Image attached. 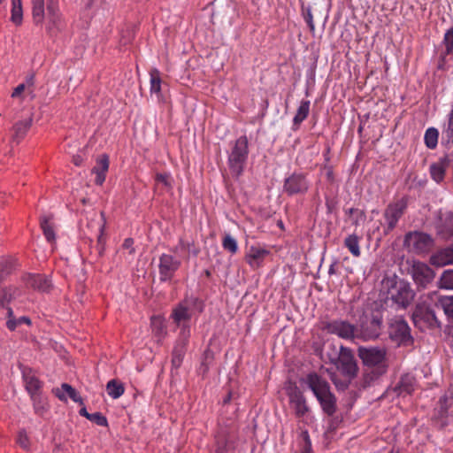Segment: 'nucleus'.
Returning <instances> with one entry per match:
<instances>
[{
  "label": "nucleus",
  "instance_id": "f257e3e1",
  "mask_svg": "<svg viewBox=\"0 0 453 453\" xmlns=\"http://www.w3.org/2000/svg\"><path fill=\"white\" fill-rule=\"evenodd\" d=\"M382 311L377 305L367 303L357 320L359 339L369 341L376 339L382 328Z\"/></svg>",
  "mask_w": 453,
  "mask_h": 453
},
{
  "label": "nucleus",
  "instance_id": "f03ea898",
  "mask_svg": "<svg viewBox=\"0 0 453 453\" xmlns=\"http://www.w3.org/2000/svg\"><path fill=\"white\" fill-rule=\"evenodd\" d=\"M358 357L367 366L364 375L365 385H370L387 372L386 351L380 348L360 347Z\"/></svg>",
  "mask_w": 453,
  "mask_h": 453
},
{
  "label": "nucleus",
  "instance_id": "7ed1b4c3",
  "mask_svg": "<svg viewBox=\"0 0 453 453\" xmlns=\"http://www.w3.org/2000/svg\"><path fill=\"white\" fill-rule=\"evenodd\" d=\"M328 349L333 350V355H330V362L336 366L337 370L347 377L349 380L355 378L357 374L358 367L351 349L341 346L338 350L334 344L329 345Z\"/></svg>",
  "mask_w": 453,
  "mask_h": 453
},
{
  "label": "nucleus",
  "instance_id": "20e7f679",
  "mask_svg": "<svg viewBox=\"0 0 453 453\" xmlns=\"http://www.w3.org/2000/svg\"><path fill=\"white\" fill-rule=\"evenodd\" d=\"M203 309L204 304L200 298L195 296H186L173 308L171 318L181 328L183 325L189 326L188 322L193 314L195 312L202 313Z\"/></svg>",
  "mask_w": 453,
  "mask_h": 453
},
{
  "label": "nucleus",
  "instance_id": "39448f33",
  "mask_svg": "<svg viewBox=\"0 0 453 453\" xmlns=\"http://www.w3.org/2000/svg\"><path fill=\"white\" fill-rule=\"evenodd\" d=\"M249 156V142L246 135L236 139L227 157V165L232 175L238 179L242 175Z\"/></svg>",
  "mask_w": 453,
  "mask_h": 453
},
{
  "label": "nucleus",
  "instance_id": "423d86ee",
  "mask_svg": "<svg viewBox=\"0 0 453 453\" xmlns=\"http://www.w3.org/2000/svg\"><path fill=\"white\" fill-rule=\"evenodd\" d=\"M313 395L316 396L323 412L333 416L337 410V399L331 391V387L313 372Z\"/></svg>",
  "mask_w": 453,
  "mask_h": 453
},
{
  "label": "nucleus",
  "instance_id": "0eeeda50",
  "mask_svg": "<svg viewBox=\"0 0 453 453\" xmlns=\"http://www.w3.org/2000/svg\"><path fill=\"white\" fill-rule=\"evenodd\" d=\"M434 239L428 234L420 231L409 232L404 237V246L416 254L428 253L434 247Z\"/></svg>",
  "mask_w": 453,
  "mask_h": 453
},
{
  "label": "nucleus",
  "instance_id": "6e6552de",
  "mask_svg": "<svg viewBox=\"0 0 453 453\" xmlns=\"http://www.w3.org/2000/svg\"><path fill=\"white\" fill-rule=\"evenodd\" d=\"M412 320L415 326L422 331L441 326L434 311L426 303L416 305L412 314Z\"/></svg>",
  "mask_w": 453,
  "mask_h": 453
},
{
  "label": "nucleus",
  "instance_id": "1a4fd4ad",
  "mask_svg": "<svg viewBox=\"0 0 453 453\" xmlns=\"http://www.w3.org/2000/svg\"><path fill=\"white\" fill-rule=\"evenodd\" d=\"M407 205L405 198H401L388 204L383 212L385 234H388L396 227L399 219L405 213Z\"/></svg>",
  "mask_w": 453,
  "mask_h": 453
},
{
  "label": "nucleus",
  "instance_id": "9d476101",
  "mask_svg": "<svg viewBox=\"0 0 453 453\" xmlns=\"http://www.w3.org/2000/svg\"><path fill=\"white\" fill-rule=\"evenodd\" d=\"M190 337V327L189 326L183 325L181 330L180 332V335L175 342L172 351V359H171V372L173 370L177 371L182 365L187 347L188 344V340Z\"/></svg>",
  "mask_w": 453,
  "mask_h": 453
},
{
  "label": "nucleus",
  "instance_id": "9b49d317",
  "mask_svg": "<svg viewBox=\"0 0 453 453\" xmlns=\"http://www.w3.org/2000/svg\"><path fill=\"white\" fill-rule=\"evenodd\" d=\"M157 266L159 281L169 282L181 266V261L172 254L162 253L158 257Z\"/></svg>",
  "mask_w": 453,
  "mask_h": 453
},
{
  "label": "nucleus",
  "instance_id": "f8f14e48",
  "mask_svg": "<svg viewBox=\"0 0 453 453\" xmlns=\"http://www.w3.org/2000/svg\"><path fill=\"white\" fill-rule=\"evenodd\" d=\"M327 332L347 340L355 341L359 339L357 325L350 323L346 319H334L326 325Z\"/></svg>",
  "mask_w": 453,
  "mask_h": 453
},
{
  "label": "nucleus",
  "instance_id": "ddd939ff",
  "mask_svg": "<svg viewBox=\"0 0 453 453\" xmlns=\"http://www.w3.org/2000/svg\"><path fill=\"white\" fill-rule=\"evenodd\" d=\"M411 274L418 288H427L435 276L434 270L429 265L419 261L413 262L411 268Z\"/></svg>",
  "mask_w": 453,
  "mask_h": 453
},
{
  "label": "nucleus",
  "instance_id": "4468645a",
  "mask_svg": "<svg viewBox=\"0 0 453 453\" xmlns=\"http://www.w3.org/2000/svg\"><path fill=\"white\" fill-rule=\"evenodd\" d=\"M290 408L298 418H303L309 411V406L303 392L291 384L287 388Z\"/></svg>",
  "mask_w": 453,
  "mask_h": 453
},
{
  "label": "nucleus",
  "instance_id": "2eb2a0df",
  "mask_svg": "<svg viewBox=\"0 0 453 453\" xmlns=\"http://www.w3.org/2000/svg\"><path fill=\"white\" fill-rule=\"evenodd\" d=\"M389 335L391 339L398 343L406 342L411 339V330L407 322L401 318H395L389 326Z\"/></svg>",
  "mask_w": 453,
  "mask_h": 453
},
{
  "label": "nucleus",
  "instance_id": "dca6fc26",
  "mask_svg": "<svg viewBox=\"0 0 453 453\" xmlns=\"http://www.w3.org/2000/svg\"><path fill=\"white\" fill-rule=\"evenodd\" d=\"M283 188L287 194L292 196L307 191L309 182L303 174L294 173L285 180Z\"/></svg>",
  "mask_w": 453,
  "mask_h": 453
},
{
  "label": "nucleus",
  "instance_id": "f3484780",
  "mask_svg": "<svg viewBox=\"0 0 453 453\" xmlns=\"http://www.w3.org/2000/svg\"><path fill=\"white\" fill-rule=\"evenodd\" d=\"M437 235L442 240H453V212L447 211L441 215L436 224Z\"/></svg>",
  "mask_w": 453,
  "mask_h": 453
},
{
  "label": "nucleus",
  "instance_id": "a211bd4d",
  "mask_svg": "<svg viewBox=\"0 0 453 453\" xmlns=\"http://www.w3.org/2000/svg\"><path fill=\"white\" fill-rule=\"evenodd\" d=\"M453 162L449 155H444L437 162L433 163L429 167L430 176L436 183L443 181L447 169Z\"/></svg>",
  "mask_w": 453,
  "mask_h": 453
},
{
  "label": "nucleus",
  "instance_id": "6ab92c4d",
  "mask_svg": "<svg viewBox=\"0 0 453 453\" xmlns=\"http://www.w3.org/2000/svg\"><path fill=\"white\" fill-rule=\"evenodd\" d=\"M392 300L403 308H406L414 297V293L409 285L399 284L391 293Z\"/></svg>",
  "mask_w": 453,
  "mask_h": 453
},
{
  "label": "nucleus",
  "instance_id": "aec40b11",
  "mask_svg": "<svg viewBox=\"0 0 453 453\" xmlns=\"http://www.w3.org/2000/svg\"><path fill=\"white\" fill-rule=\"evenodd\" d=\"M296 453H311V442L310 440L309 430L305 427L304 424H302L300 420L298 427L296 429Z\"/></svg>",
  "mask_w": 453,
  "mask_h": 453
},
{
  "label": "nucleus",
  "instance_id": "412c9836",
  "mask_svg": "<svg viewBox=\"0 0 453 453\" xmlns=\"http://www.w3.org/2000/svg\"><path fill=\"white\" fill-rule=\"evenodd\" d=\"M22 378L25 388L29 395L42 393L43 383L34 374L31 369L24 368L22 370Z\"/></svg>",
  "mask_w": 453,
  "mask_h": 453
},
{
  "label": "nucleus",
  "instance_id": "4be33fe9",
  "mask_svg": "<svg viewBox=\"0 0 453 453\" xmlns=\"http://www.w3.org/2000/svg\"><path fill=\"white\" fill-rule=\"evenodd\" d=\"M24 280L27 286L42 292H48L51 288V281L46 275L29 273Z\"/></svg>",
  "mask_w": 453,
  "mask_h": 453
},
{
  "label": "nucleus",
  "instance_id": "5701e85b",
  "mask_svg": "<svg viewBox=\"0 0 453 453\" xmlns=\"http://www.w3.org/2000/svg\"><path fill=\"white\" fill-rule=\"evenodd\" d=\"M441 144L453 150V109L448 113L441 127Z\"/></svg>",
  "mask_w": 453,
  "mask_h": 453
},
{
  "label": "nucleus",
  "instance_id": "b1692460",
  "mask_svg": "<svg viewBox=\"0 0 453 453\" xmlns=\"http://www.w3.org/2000/svg\"><path fill=\"white\" fill-rule=\"evenodd\" d=\"M430 263L439 267L453 264V248L448 247L438 250L431 256Z\"/></svg>",
  "mask_w": 453,
  "mask_h": 453
},
{
  "label": "nucleus",
  "instance_id": "393cba45",
  "mask_svg": "<svg viewBox=\"0 0 453 453\" xmlns=\"http://www.w3.org/2000/svg\"><path fill=\"white\" fill-rule=\"evenodd\" d=\"M268 254L269 250L264 248L251 246L246 255V260L253 267L259 266Z\"/></svg>",
  "mask_w": 453,
  "mask_h": 453
},
{
  "label": "nucleus",
  "instance_id": "a878e982",
  "mask_svg": "<svg viewBox=\"0 0 453 453\" xmlns=\"http://www.w3.org/2000/svg\"><path fill=\"white\" fill-rule=\"evenodd\" d=\"M29 396L35 413L40 417H42L44 413H46L49 410L47 398L42 395V393L34 394Z\"/></svg>",
  "mask_w": 453,
  "mask_h": 453
},
{
  "label": "nucleus",
  "instance_id": "bb28decb",
  "mask_svg": "<svg viewBox=\"0 0 453 453\" xmlns=\"http://www.w3.org/2000/svg\"><path fill=\"white\" fill-rule=\"evenodd\" d=\"M415 389V379L413 376L405 374L401 377L397 385L399 395H411Z\"/></svg>",
  "mask_w": 453,
  "mask_h": 453
},
{
  "label": "nucleus",
  "instance_id": "cd10ccee",
  "mask_svg": "<svg viewBox=\"0 0 453 453\" xmlns=\"http://www.w3.org/2000/svg\"><path fill=\"white\" fill-rule=\"evenodd\" d=\"M31 125L32 118H27L17 122L13 127V140L16 142H19V141L26 135Z\"/></svg>",
  "mask_w": 453,
  "mask_h": 453
},
{
  "label": "nucleus",
  "instance_id": "c85d7f7f",
  "mask_svg": "<svg viewBox=\"0 0 453 453\" xmlns=\"http://www.w3.org/2000/svg\"><path fill=\"white\" fill-rule=\"evenodd\" d=\"M52 217L50 215H43L40 218V226L43 232V234L46 240L49 242H52L56 239V234L52 226L50 225V220Z\"/></svg>",
  "mask_w": 453,
  "mask_h": 453
},
{
  "label": "nucleus",
  "instance_id": "c756f323",
  "mask_svg": "<svg viewBox=\"0 0 453 453\" xmlns=\"http://www.w3.org/2000/svg\"><path fill=\"white\" fill-rule=\"evenodd\" d=\"M360 237L357 234H349L344 240V246L349 250L352 256L358 257L361 255L360 250Z\"/></svg>",
  "mask_w": 453,
  "mask_h": 453
},
{
  "label": "nucleus",
  "instance_id": "7c9ffc66",
  "mask_svg": "<svg viewBox=\"0 0 453 453\" xmlns=\"http://www.w3.org/2000/svg\"><path fill=\"white\" fill-rule=\"evenodd\" d=\"M107 394L112 399L119 398L125 392L124 385L117 380H111L106 385Z\"/></svg>",
  "mask_w": 453,
  "mask_h": 453
},
{
  "label": "nucleus",
  "instance_id": "2f4dec72",
  "mask_svg": "<svg viewBox=\"0 0 453 453\" xmlns=\"http://www.w3.org/2000/svg\"><path fill=\"white\" fill-rule=\"evenodd\" d=\"M439 131L435 127H428L424 135V142L430 150H434L438 144Z\"/></svg>",
  "mask_w": 453,
  "mask_h": 453
},
{
  "label": "nucleus",
  "instance_id": "473e14b6",
  "mask_svg": "<svg viewBox=\"0 0 453 453\" xmlns=\"http://www.w3.org/2000/svg\"><path fill=\"white\" fill-rule=\"evenodd\" d=\"M435 305L441 308L444 313L453 319V296H440Z\"/></svg>",
  "mask_w": 453,
  "mask_h": 453
},
{
  "label": "nucleus",
  "instance_id": "72a5a7b5",
  "mask_svg": "<svg viewBox=\"0 0 453 453\" xmlns=\"http://www.w3.org/2000/svg\"><path fill=\"white\" fill-rule=\"evenodd\" d=\"M22 18L23 11L21 0H12L11 20L16 25H20L22 22Z\"/></svg>",
  "mask_w": 453,
  "mask_h": 453
},
{
  "label": "nucleus",
  "instance_id": "f704fd0d",
  "mask_svg": "<svg viewBox=\"0 0 453 453\" xmlns=\"http://www.w3.org/2000/svg\"><path fill=\"white\" fill-rule=\"evenodd\" d=\"M47 12L50 22L58 27L60 22V14L58 12V4L54 0H49Z\"/></svg>",
  "mask_w": 453,
  "mask_h": 453
},
{
  "label": "nucleus",
  "instance_id": "c9c22d12",
  "mask_svg": "<svg viewBox=\"0 0 453 453\" xmlns=\"http://www.w3.org/2000/svg\"><path fill=\"white\" fill-rule=\"evenodd\" d=\"M310 101H303L297 109V112L294 117V125H299L309 114Z\"/></svg>",
  "mask_w": 453,
  "mask_h": 453
},
{
  "label": "nucleus",
  "instance_id": "e433bc0d",
  "mask_svg": "<svg viewBox=\"0 0 453 453\" xmlns=\"http://www.w3.org/2000/svg\"><path fill=\"white\" fill-rule=\"evenodd\" d=\"M150 92L159 94L161 91L160 73L157 69H153L150 73Z\"/></svg>",
  "mask_w": 453,
  "mask_h": 453
},
{
  "label": "nucleus",
  "instance_id": "4c0bfd02",
  "mask_svg": "<svg viewBox=\"0 0 453 453\" xmlns=\"http://www.w3.org/2000/svg\"><path fill=\"white\" fill-rule=\"evenodd\" d=\"M222 247L225 250L231 254H235L238 250V244L236 240L229 234H226L222 240Z\"/></svg>",
  "mask_w": 453,
  "mask_h": 453
},
{
  "label": "nucleus",
  "instance_id": "58836bf2",
  "mask_svg": "<svg viewBox=\"0 0 453 453\" xmlns=\"http://www.w3.org/2000/svg\"><path fill=\"white\" fill-rule=\"evenodd\" d=\"M109 157L107 154H102L97 159L96 164L92 169V173H107L109 169Z\"/></svg>",
  "mask_w": 453,
  "mask_h": 453
},
{
  "label": "nucleus",
  "instance_id": "ea45409f",
  "mask_svg": "<svg viewBox=\"0 0 453 453\" xmlns=\"http://www.w3.org/2000/svg\"><path fill=\"white\" fill-rule=\"evenodd\" d=\"M13 270V262L10 259H0V282L9 276Z\"/></svg>",
  "mask_w": 453,
  "mask_h": 453
},
{
  "label": "nucleus",
  "instance_id": "a19ab883",
  "mask_svg": "<svg viewBox=\"0 0 453 453\" xmlns=\"http://www.w3.org/2000/svg\"><path fill=\"white\" fill-rule=\"evenodd\" d=\"M440 286L445 289H453V269L445 270L440 278Z\"/></svg>",
  "mask_w": 453,
  "mask_h": 453
},
{
  "label": "nucleus",
  "instance_id": "79ce46f5",
  "mask_svg": "<svg viewBox=\"0 0 453 453\" xmlns=\"http://www.w3.org/2000/svg\"><path fill=\"white\" fill-rule=\"evenodd\" d=\"M442 43L445 46V50L442 53L453 55V27L446 31Z\"/></svg>",
  "mask_w": 453,
  "mask_h": 453
},
{
  "label": "nucleus",
  "instance_id": "37998d69",
  "mask_svg": "<svg viewBox=\"0 0 453 453\" xmlns=\"http://www.w3.org/2000/svg\"><path fill=\"white\" fill-rule=\"evenodd\" d=\"M229 450V441L225 435H218L215 442L214 453H227Z\"/></svg>",
  "mask_w": 453,
  "mask_h": 453
},
{
  "label": "nucleus",
  "instance_id": "c03bdc74",
  "mask_svg": "<svg viewBox=\"0 0 453 453\" xmlns=\"http://www.w3.org/2000/svg\"><path fill=\"white\" fill-rule=\"evenodd\" d=\"M22 324H26L27 326H31L32 321L29 317L22 316V317H19V319H13V320H7L6 327L10 331H15L16 328Z\"/></svg>",
  "mask_w": 453,
  "mask_h": 453
},
{
  "label": "nucleus",
  "instance_id": "a18cd8bd",
  "mask_svg": "<svg viewBox=\"0 0 453 453\" xmlns=\"http://www.w3.org/2000/svg\"><path fill=\"white\" fill-rule=\"evenodd\" d=\"M61 388L68 395V396L75 403L83 404V400L80 394L71 385L63 383Z\"/></svg>",
  "mask_w": 453,
  "mask_h": 453
},
{
  "label": "nucleus",
  "instance_id": "49530a36",
  "mask_svg": "<svg viewBox=\"0 0 453 453\" xmlns=\"http://www.w3.org/2000/svg\"><path fill=\"white\" fill-rule=\"evenodd\" d=\"M348 213L351 217L353 224L356 226H358L365 219V212L359 209L350 208L349 209Z\"/></svg>",
  "mask_w": 453,
  "mask_h": 453
},
{
  "label": "nucleus",
  "instance_id": "de8ad7c7",
  "mask_svg": "<svg viewBox=\"0 0 453 453\" xmlns=\"http://www.w3.org/2000/svg\"><path fill=\"white\" fill-rule=\"evenodd\" d=\"M16 441L23 449H29L30 441L25 429H21L19 431Z\"/></svg>",
  "mask_w": 453,
  "mask_h": 453
},
{
  "label": "nucleus",
  "instance_id": "09e8293b",
  "mask_svg": "<svg viewBox=\"0 0 453 453\" xmlns=\"http://www.w3.org/2000/svg\"><path fill=\"white\" fill-rule=\"evenodd\" d=\"M155 180L157 183L164 185L167 188H172L173 187V179L169 173H157Z\"/></svg>",
  "mask_w": 453,
  "mask_h": 453
},
{
  "label": "nucleus",
  "instance_id": "8fccbe9b",
  "mask_svg": "<svg viewBox=\"0 0 453 453\" xmlns=\"http://www.w3.org/2000/svg\"><path fill=\"white\" fill-rule=\"evenodd\" d=\"M88 420L100 426H108V420L106 417L98 411L91 413V415L88 417Z\"/></svg>",
  "mask_w": 453,
  "mask_h": 453
},
{
  "label": "nucleus",
  "instance_id": "3c124183",
  "mask_svg": "<svg viewBox=\"0 0 453 453\" xmlns=\"http://www.w3.org/2000/svg\"><path fill=\"white\" fill-rule=\"evenodd\" d=\"M32 13L35 23H42L44 18V5H33Z\"/></svg>",
  "mask_w": 453,
  "mask_h": 453
},
{
  "label": "nucleus",
  "instance_id": "603ef678",
  "mask_svg": "<svg viewBox=\"0 0 453 453\" xmlns=\"http://www.w3.org/2000/svg\"><path fill=\"white\" fill-rule=\"evenodd\" d=\"M311 7L310 5L308 6H303V14L304 20L310 29H311Z\"/></svg>",
  "mask_w": 453,
  "mask_h": 453
},
{
  "label": "nucleus",
  "instance_id": "864d4df0",
  "mask_svg": "<svg viewBox=\"0 0 453 453\" xmlns=\"http://www.w3.org/2000/svg\"><path fill=\"white\" fill-rule=\"evenodd\" d=\"M190 246H191L190 242H184L183 239L180 238L179 240L178 245L175 246L174 248L171 249V251H173V253H176V252H178L179 250L189 249Z\"/></svg>",
  "mask_w": 453,
  "mask_h": 453
},
{
  "label": "nucleus",
  "instance_id": "5fc2aeb1",
  "mask_svg": "<svg viewBox=\"0 0 453 453\" xmlns=\"http://www.w3.org/2000/svg\"><path fill=\"white\" fill-rule=\"evenodd\" d=\"M301 386L306 387L309 389H311V372H308L305 378L300 379Z\"/></svg>",
  "mask_w": 453,
  "mask_h": 453
},
{
  "label": "nucleus",
  "instance_id": "6e6d98bb",
  "mask_svg": "<svg viewBox=\"0 0 453 453\" xmlns=\"http://www.w3.org/2000/svg\"><path fill=\"white\" fill-rule=\"evenodd\" d=\"M332 343L325 344L321 352V356L323 358H328L330 361V355H333V350L328 349V346Z\"/></svg>",
  "mask_w": 453,
  "mask_h": 453
},
{
  "label": "nucleus",
  "instance_id": "4d7b16f0",
  "mask_svg": "<svg viewBox=\"0 0 453 453\" xmlns=\"http://www.w3.org/2000/svg\"><path fill=\"white\" fill-rule=\"evenodd\" d=\"M96 173V179L95 182L96 185H103V183L105 180L106 173Z\"/></svg>",
  "mask_w": 453,
  "mask_h": 453
},
{
  "label": "nucleus",
  "instance_id": "13d9d810",
  "mask_svg": "<svg viewBox=\"0 0 453 453\" xmlns=\"http://www.w3.org/2000/svg\"><path fill=\"white\" fill-rule=\"evenodd\" d=\"M27 88V87H26V84H23V83L19 84V86H17V87L15 88V89L13 90V92H12V97H17V96H19V95H20V94L25 90V88Z\"/></svg>",
  "mask_w": 453,
  "mask_h": 453
},
{
  "label": "nucleus",
  "instance_id": "bf43d9fd",
  "mask_svg": "<svg viewBox=\"0 0 453 453\" xmlns=\"http://www.w3.org/2000/svg\"><path fill=\"white\" fill-rule=\"evenodd\" d=\"M35 81V74L31 73V74L27 76L26 81H25L24 84H26L27 88H31V87H34Z\"/></svg>",
  "mask_w": 453,
  "mask_h": 453
},
{
  "label": "nucleus",
  "instance_id": "052dcab7",
  "mask_svg": "<svg viewBox=\"0 0 453 453\" xmlns=\"http://www.w3.org/2000/svg\"><path fill=\"white\" fill-rule=\"evenodd\" d=\"M73 162L75 165L80 166L83 162V158L81 156L77 155L73 157Z\"/></svg>",
  "mask_w": 453,
  "mask_h": 453
},
{
  "label": "nucleus",
  "instance_id": "680f3d73",
  "mask_svg": "<svg viewBox=\"0 0 453 453\" xmlns=\"http://www.w3.org/2000/svg\"><path fill=\"white\" fill-rule=\"evenodd\" d=\"M324 173L329 180H333V171H332L331 167H325Z\"/></svg>",
  "mask_w": 453,
  "mask_h": 453
},
{
  "label": "nucleus",
  "instance_id": "e2e57ef3",
  "mask_svg": "<svg viewBox=\"0 0 453 453\" xmlns=\"http://www.w3.org/2000/svg\"><path fill=\"white\" fill-rule=\"evenodd\" d=\"M446 56L447 55H445L444 53L441 54L440 62H439V65H438V68L439 69H442L443 68V66H444V65L446 63V59H445Z\"/></svg>",
  "mask_w": 453,
  "mask_h": 453
},
{
  "label": "nucleus",
  "instance_id": "0e129e2a",
  "mask_svg": "<svg viewBox=\"0 0 453 453\" xmlns=\"http://www.w3.org/2000/svg\"><path fill=\"white\" fill-rule=\"evenodd\" d=\"M16 318L14 317L13 310L11 307L7 308V320H13Z\"/></svg>",
  "mask_w": 453,
  "mask_h": 453
},
{
  "label": "nucleus",
  "instance_id": "69168bd1",
  "mask_svg": "<svg viewBox=\"0 0 453 453\" xmlns=\"http://www.w3.org/2000/svg\"><path fill=\"white\" fill-rule=\"evenodd\" d=\"M79 413H80L81 416L85 417L88 419V417L91 415V413L88 412V411H87V409L85 407L81 408L79 411Z\"/></svg>",
  "mask_w": 453,
  "mask_h": 453
},
{
  "label": "nucleus",
  "instance_id": "338daca9",
  "mask_svg": "<svg viewBox=\"0 0 453 453\" xmlns=\"http://www.w3.org/2000/svg\"><path fill=\"white\" fill-rule=\"evenodd\" d=\"M132 243H133V240L131 238H127L124 242V246L126 248H129L132 245Z\"/></svg>",
  "mask_w": 453,
  "mask_h": 453
},
{
  "label": "nucleus",
  "instance_id": "774afa93",
  "mask_svg": "<svg viewBox=\"0 0 453 453\" xmlns=\"http://www.w3.org/2000/svg\"><path fill=\"white\" fill-rule=\"evenodd\" d=\"M32 5H44V0H32Z\"/></svg>",
  "mask_w": 453,
  "mask_h": 453
}]
</instances>
